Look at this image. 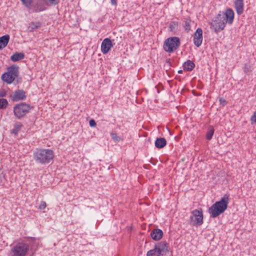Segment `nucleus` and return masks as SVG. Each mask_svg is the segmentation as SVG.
I'll list each match as a JSON object with an SVG mask.
<instances>
[{
  "mask_svg": "<svg viewBox=\"0 0 256 256\" xmlns=\"http://www.w3.org/2000/svg\"><path fill=\"white\" fill-rule=\"evenodd\" d=\"M214 133V129L212 127L210 126L208 128V131L207 132V133H206V138L208 140H210L212 138Z\"/></svg>",
  "mask_w": 256,
  "mask_h": 256,
  "instance_id": "obj_25",
  "label": "nucleus"
},
{
  "mask_svg": "<svg viewBox=\"0 0 256 256\" xmlns=\"http://www.w3.org/2000/svg\"><path fill=\"white\" fill-rule=\"evenodd\" d=\"M24 58V54L22 52H16L12 54L10 59L13 62H17L19 60H21Z\"/></svg>",
  "mask_w": 256,
  "mask_h": 256,
  "instance_id": "obj_19",
  "label": "nucleus"
},
{
  "mask_svg": "<svg viewBox=\"0 0 256 256\" xmlns=\"http://www.w3.org/2000/svg\"><path fill=\"white\" fill-rule=\"evenodd\" d=\"M113 46L112 40L109 38H104L102 42L101 50L104 54L108 52L111 48Z\"/></svg>",
  "mask_w": 256,
  "mask_h": 256,
  "instance_id": "obj_10",
  "label": "nucleus"
},
{
  "mask_svg": "<svg viewBox=\"0 0 256 256\" xmlns=\"http://www.w3.org/2000/svg\"><path fill=\"white\" fill-rule=\"evenodd\" d=\"M252 124H253L254 122H256V111L254 112L252 116H251L250 118Z\"/></svg>",
  "mask_w": 256,
  "mask_h": 256,
  "instance_id": "obj_35",
  "label": "nucleus"
},
{
  "mask_svg": "<svg viewBox=\"0 0 256 256\" xmlns=\"http://www.w3.org/2000/svg\"><path fill=\"white\" fill-rule=\"evenodd\" d=\"M244 70L245 72L247 73L248 72H251L252 70L250 66L249 65L245 64L244 66Z\"/></svg>",
  "mask_w": 256,
  "mask_h": 256,
  "instance_id": "obj_31",
  "label": "nucleus"
},
{
  "mask_svg": "<svg viewBox=\"0 0 256 256\" xmlns=\"http://www.w3.org/2000/svg\"><path fill=\"white\" fill-rule=\"evenodd\" d=\"M110 136L116 142H120L121 140L120 137L118 136L116 134L115 132L111 133Z\"/></svg>",
  "mask_w": 256,
  "mask_h": 256,
  "instance_id": "obj_26",
  "label": "nucleus"
},
{
  "mask_svg": "<svg viewBox=\"0 0 256 256\" xmlns=\"http://www.w3.org/2000/svg\"><path fill=\"white\" fill-rule=\"evenodd\" d=\"M26 8L34 12H38L45 10L46 9L44 4L42 2H37L34 4L32 3L30 6H26Z\"/></svg>",
  "mask_w": 256,
  "mask_h": 256,
  "instance_id": "obj_9",
  "label": "nucleus"
},
{
  "mask_svg": "<svg viewBox=\"0 0 256 256\" xmlns=\"http://www.w3.org/2000/svg\"><path fill=\"white\" fill-rule=\"evenodd\" d=\"M194 43L196 46L199 47L202 42V30L198 28L194 34Z\"/></svg>",
  "mask_w": 256,
  "mask_h": 256,
  "instance_id": "obj_11",
  "label": "nucleus"
},
{
  "mask_svg": "<svg viewBox=\"0 0 256 256\" xmlns=\"http://www.w3.org/2000/svg\"><path fill=\"white\" fill-rule=\"evenodd\" d=\"M45 2H48L51 5H56L59 3V0H44Z\"/></svg>",
  "mask_w": 256,
  "mask_h": 256,
  "instance_id": "obj_29",
  "label": "nucleus"
},
{
  "mask_svg": "<svg viewBox=\"0 0 256 256\" xmlns=\"http://www.w3.org/2000/svg\"><path fill=\"white\" fill-rule=\"evenodd\" d=\"M111 4L112 5L116 6L117 4V0H111Z\"/></svg>",
  "mask_w": 256,
  "mask_h": 256,
  "instance_id": "obj_36",
  "label": "nucleus"
},
{
  "mask_svg": "<svg viewBox=\"0 0 256 256\" xmlns=\"http://www.w3.org/2000/svg\"><path fill=\"white\" fill-rule=\"evenodd\" d=\"M161 254L158 252L157 249H156V248L152 250H150L147 252V256H160Z\"/></svg>",
  "mask_w": 256,
  "mask_h": 256,
  "instance_id": "obj_23",
  "label": "nucleus"
},
{
  "mask_svg": "<svg viewBox=\"0 0 256 256\" xmlns=\"http://www.w3.org/2000/svg\"><path fill=\"white\" fill-rule=\"evenodd\" d=\"M219 102L220 104L222 105V106H224L227 104V102L226 101V100L222 98H220Z\"/></svg>",
  "mask_w": 256,
  "mask_h": 256,
  "instance_id": "obj_32",
  "label": "nucleus"
},
{
  "mask_svg": "<svg viewBox=\"0 0 256 256\" xmlns=\"http://www.w3.org/2000/svg\"><path fill=\"white\" fill-rule=\"evenodd\" d=\"M154 246L156 249H157L158 252L162 256L166 254L168 252V244L166 242L162 241L158 242Z\"/></svg>",
  "mask_w": 256,
  "mask_h": 256,
  "instance_id": "obj_12",
  "label": "nucleus"
},
{
  "mask_svg": "<svg viewBox=\"0 0 256 256\" xmlns=\"http://www.w3.org/2000/svg\"><path fill=\"white\" fill-rule=\"evenodd\" d=\"M46 202H44V201H42L40 202V205L38 206V208L40 210H44V209L46 208Z\"/></svg>",
  "mask_w": 256,
  "mask_h": 256,
  "instance_id": "obj_33",
  "label": "nucleus"
},
{
  "mask_svg": "<svg viewBox=\"0 0 256 256\" xmlns=\"http://www.w3.org/2000/svg\"><path fill=\"white\" fill-rule=\"evenodd\" d=\"M19 67L16 65H12L7 68V70L8 71V74H10L12 76H13L14 78H16V82H14V84H18V82H21L22 78H18L19 71H18Z\"/></svg>",
  "mask_w": 256,
  "mask_h": 256,
  "instance_id": "obj_8",
  "label": "nucleus"
},
{
  "mask_svg": "<svg viewBox=\"0 0 256 256\" xmlns=\"http://www.w3.org/2000/svg\"><path fill=\"white\" fill-rule=\"evenodd\" d=\"M229 203L228 196L226 194L218 202H216L208 209L210 218H215L223 213L228 208Z\"/></svg>",
  "mask_w": 256,
  "mask_h": 256,
  "instance_id": "obj_2",
  "label": "nucleus"
},
{
  "mask_svg": "<svg viewBox=\"0 0 256 256\" xmlns=\"http://www.w3.org/2000/svg\"><path fill=\"white\" fill-rule=\"evenodd\" d=\"M8 104V102L6 99L1 98V109L6 108Z\"/></svg>",
  "mask_w": 256,
  "mask_h": 256,
  "instance_id": "obj_28",
  "label": "nucleus"
},
{
  "mask_svg": "<svg viewBox=\"0 0 256 256\" xmlns=\"http://www.w3.org/2000/svg\"><path fill=\"white\" fill-rule=\"evenodd\" d=\"M12 100L14 101H18L20 100H24L26 98V92L23 90H16L12 96Z\"/></svg>",
  "mask_w": 256,
  "mask_h": 256,
  "instance_id": "obj_13",
  "label": "nucleus"
},
{
  "mask_svg": "<svg viewBox=\"0 0 256 256\" xmlns=\"http://www.w3.org/2000/svg\"><path fill=\"white\" fill-rule=\"evenodd\" d=\"M10 40V36L6 34L1 36V49L5 48Z\"/></svg>",
  "mask_w": 256,
  "mask_h": 256,
  "instance_id": "obj_20",
  "label": "nucleus"
},
{
  "mask_svg": "<svg viewBox=\"0 0 256 256\" xmlns=\"http://www.w3.org/2000/svg\"><path fill=\"white\" fill-rule=\"evenodd\" d=\"M89 124L91 127H96V122L94 119H91L89 122Z\"/></svg>",
  "mask_w": 256,
  "mask_h": 256,
  "instance_id": "obj_34",
  "label": "nucleus"
},
{
  "mask_svg": "<svg viewBox=\"0 0 256 256\" xmlns=\"http://www.w3.org/2000/svg\"><path fill=\"white\" fill-rule=\"evenodd\" d=\"M31 106L30 104L25 102H21L14 106V112L16 118H20L28 112Z\"/></svg>",
  "mask_w": 256,
  "mask_h": 256,
  "instance_id": "obj_6",
  "label": "nucleus"
},
{
  "mask_svg": "<svg viewBox=\"0 0 256 256\" xmlns=\"http://www.w3.org/2000/svg\"><path fill=\"white\" fill-rule=\"evenodd\" d=\"M29 250V245L23 242L18 243L11 250L12 256H25Z\"/></svg>",
  "mask_w": 256,
  "mask_h": 256,
  "instance_id": "obj_5",
  "label": "nucleus"
},
{
  "mask_svg": "<svg viewBox=\"0 0 256 256\" xmlns=\"http://www.w3.org/2000/svg\"><path fill=\"white\" fill-rule=\"evenodd\" d=\"M22 127V124L20 122L16 123L14 126V128L12 130V132L15 135L17 134Z\"/></svg>",
  "mask_w": 256,
  "mask_h": 256,
  "instance_id": "obj_22",
  "label": "nucleus"
},
{
  "mask_svg": "<svg viewBox=\"0 0 256 256\" xmlns=\"http://www.w3.org/2000/svg\"><path fill=\"white\" fill-rule=\"evenodd\" d=\"M180 42L178 38L176 36L170 37L165 40L164 44V49L168 52H172L176 50L180 46Z\"/></svg>",
  "mask_w": 256,
  "mask_h": 256,
  "instance_id": "obj_4",
  "label": "nucleus"
},
{
  "mask_svg": "<svg viewBox=\"0 0 256 256\" xmlns=\"http://www.w3.org/2000/svg\"><path fill=\"white\" fill-rule=\"evenodd\" d=\"M25 6H30L33 2V0H20Z\"/></svg>",
  "mask_w": 256,
  "mask_h": 256,
  "instance_id": "obj_27",
  "label": "nucleus"
},
{
  "mask_svg": "<svg viewBox=\"0 0 256 256\" xmlns=\"http://www.w3.org/2000/svg\"><path fill=\"white\" fill-rule=\"evenodd\" d=\"M178 27V22H171L169 24V30L170 32H174Z\"/></svg>",
  "mask_w": 256,
  "mask_h": 256,
  "instance_id": "obj_24",
  "label": "nucleus"
},
{
  "mask_svg": "<svg viewBox=\"0 0 256 256\" xmlns=\"http://www.w3.org/2000/svg\"><path fill=\"white\" fill-rule=\"evenodd\" d=\"M166 144V141L164 138H157L155 141V146L158 148H164Z\"/></svg>",
  "mask_w": 256,
  "mask_h": 256,
  "instance_id": "obj_17",
  "label": "nucleus"
},
{
  "mask_svg": "<svg viewBox=\"0 0 256 256\" xmlns=\"http://www.w3.org/2000/svg\"><path fill=\"white\" fill-rule=\"evenodd\" d=\"M182 70H180L178 71V73L179 74H182Z\"/></svg>",
  "mask_w": 256,
  "mask_h": 256,
  "instance_id": "obj_38",
  "label": "nucleus"
},
{
  "mask_svg": "<svg viewBox=\"0 0 256 256\" xmlns=\"http://www.w3.org/2000/svg\"><path fill=\"white\" fill-rule=\"evenodd\" d=\"M41 26V23L40 22H31L29 24L28 28L30 31H32L35 29L38 28L40 27Z\"/></svg>",
  "mask_w": 256,
  "mask_h": 256,
  "instance_id": "obj_21",
  "label": "nucleus"
},
{
  "mask_svg": "<svg viewBox=\"0 0 256 256\" xmlns=\"http://www.w3.org/2000/svg\"><path fill=\"white\" fill-rule=\"evenodd\" d=\"M234 15V12L231 8L228 9L225 12H220L215 19L210 22V28L216 32L222 30L226 23H232Z\"/></svg>",
  "mask_w": 256,
  "mask_h": 256,
  "instance_id": "obj_1",
  "label": "nucleus"
},
{
  "mask_svg": "<svg viewBox=\"0 0 256 256\" xmlns=\"http://www.w3.org/2000/svg\"><path fill=\"white\" fill-rule=\"evenodd\" d=\"M195 64H194L190 60H188L186 62L184 65L183 67L184 70H186L187 71H191L194 68Z\"/></svg>",
  "mask_w": 256,
  "mask_h": 256,
  "instance_id": "obj_18",
  "label": "nucleus"
},
{
  "mask_svg": "<svg viewBox=\"0 0 256 256\" xmlns=\"http://www.w3.org/2000/svg\"><path fill=\"white\" fill-rule=\"evenodd\" d=\"M203 214L202 209L194 210L192 212L190 224L194 226H200L203 224Z\"/></svg>",
  "mask_w": 256,
  "mask_h": 256,
  "instance_id": "obj_7",
  "label": "nucleus"
},
{
  "mask_svg": "<svg viewBox=\"0 0 256 256\" xmlns=\"http://www.w3.org/2000/svg\"><path fill=\"white\" fill-rule=\"evenodd\" d=\"M4 94H5V92H4L3 90H1V97L4 96Z\"/></svg>",
  "mask_w": 256,
  "mask_h": 256,
  "instance_id": "obj_37",
  "label": "nucleus"
},
{
  "mask_svg": "<svg viewBox=\"0 0 256 256\" xmlns=\"http://www.w3.org/2000/svg\"><path fill=\"white\" fill-rule=\"evenodd\" d=\"M184 27L186 30L188 31L190 29V21L186 20L184 22Z\"/></svg>",
  "mask_w": 256,
  "mask_h": 256,
  "instance_id": "obj_30",
  "label": "nucleus"
},
{
  "mask_svg": "<svg viewBox=\"0 0 256 256\" xmlns=\"http://www.w3.org/2000/svg\"><path fill=\"white\" fill-rule=\"evenodd\" d=\"M1 78L6 82L8 84H12L13 82H14V78L13 76H10V74H8V71L7 70V72H5L4 74H2L1 76Z\"/></svg>",
  "mask_w": 256,
  "mask_h": 256,
  "instance_id": "obj_16",
  "label": "nucleus"
},
{
  "mask_svg": "<svg viewBox=\"0 0 256 256\" xmlns=\"http://www.w3.org/2000/svg\"><path fill=\"white\" fill-rule=\"evenodd\" d=\"M244 6L243 0H234V6L238 14L240 15L243 13Z\"/></svg>",
  "mask_w": 256,
  "mask_h": 256,
  "instance_id": "obj_15",
  "label": "nucleus"
},
{
  "mask_svg": "<svg viewBox=\"0 0 256 256\" xmlns=\"http://www.w3.org/2000/svg\"><path fill=\"white\" fill-rule=\"evenodd\" d=\"M163 236V232L162 230L156 228L150 232V236L152 238L155 240H160Z\"/></svg>",
  "mask_w": 256,
  "mask_h": 256,
  "instance_id": "obj_14",
  "label": "nucleus"
},
{
  "mask_svg": "<svg viewBox=\"0 0 256 256\" xmlns=\"http://www.w3.org/2000/svg\"><path fill=\"white\" fill-rule=\"evenodd\" d=\"M34 159L38 164H46L52 160L54 158V152L49 148L36 149L34 152Z\"/></svg>",
  "mask_w": 256,
  "mask_h": 256,
  "instance_id": "obj_3",
  "label": "nucleus"
}]
</instances>
